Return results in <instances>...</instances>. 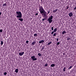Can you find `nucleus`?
Wrapping results in <instances>:
<instances>
[{
  "label": "nucleus",
  "mask_w": 76,
  "mask_h": 76,
  "mask_svg": "<svg viewBox=\"0 0 76 76\" xmlns=\"http://www.w3.org/2000/svg\"><path fill=\"white\" fill-rule=\"evenodd\" d=\"M48 11V14H49L50 13V11Z\"/></svg>",
  "instance_id": "38"
},
{
  "label": "nucleus",
  "mask_w": 76,
  "mask_h": 76,
  "mask_svg": "<svg viewBox=\"0 0 76 76\" xmlns=\"http://www.w3.org/2000/svg\"><path fill=\"white\" fill-rule=\"evenodd\" d=\"M18 69H15V72H16V73H18Z\"/></svg>",
  "instance_id": "12"
},
{
  "label": "nucleus",
  "mask_w": 76,
  "mask_h": 76,
  "mask_svg": "<svg viewBox=\"0 0 76 76\" xmlns=\"http://www.w3.org/2000/svg\"><path fill=\"white\" fill-rule=\"evenodd\" d=\"M50 66L51 67H54V66H55V64H52Z\"/></svg>",
  "instance_id": "13"
},
{
  "label": "nucleus",
  "mask_w": 76,
  "mask_h": 76,
  "mask_svg": "<svg viewBox=\"0 0 76 76\" xmlns=\"http://www.w3.org/2000/svg\"><path fill=\"white\" fill-rule=\"evenodd\" d=\"M54 31H52L51 34H54Z\"/></svg>",
  "instance_id": "33"
},
{
  "label": "nucleus",
  "mask_w": 76,
  "mask_h": 76,
  "mask_svg": "<svg viewBox=\"0 0 76 76\" xmlns=\"http://www.w3.org/2000/svg\"><path fill=\"white\" fill-rule=\"evenodd\" d=\"M53 13H56V12L55 11V10H53Z\"/></svg>",
  "instance_id": "37"
},
{
  "label": "nucleus",
  "mask_w": 76,
  "mask_h": 76,
  "mask_svg": "<svg viewBox=\"0 0 76 76\" xmlns=\"http://www.w3.org/2000/svg\"><path fill=\"white\" fill-rule=\"evenodd\" d=\"M58 39H58V38H57V39H56L57 42H58Z\"/></svg>",
  "instance_id": "34"
},
{
  "label": "nucleus",
  "mask_w": 76,
  "mask_h": 76,
  "mask_svg": "<svg viewBox=\"0 0 76 76\" xmlns=\"http://www.w3.org/2000/svg\"><path fill=\"white\" fill-rule=\"evenodd\" d=\"M59 44H60V42H58L56 44V45H59Z\"/></svg>",
  "instance_id": "24"
},
{
  "label": "nucleus",
  "mask_w": 76,
  "mask_h": 76,
  "mask_svg": "<svg viewBox=\"0 0 76 76\" xmlns=\"http://www.w3.org/2000/svg\"><path fill=\"white\" fill-rule=\"evenodd\" d=\"M19 20H20L21 21V22H22L23 20V18H19V19H18Z\"/></svg>",
  "instance_id": "8"
},
{
  "label": "nucleus",
  "mask_w": 76,
  "mask_h": 76,
  "mask_svg": "<svg viewBox=\"0 0 76 76\" xmlns=\"http://www.w3.org/2000/svg\"><path fill=\"white\" fill-rule=\"evenodd\" d=\"M53 28L54 27H51V29L52 31H53V30H54V28Z\"/></svg>",
  "instance_id": "28"
},
{
  "label": "nucleus",
  "mask_w": 76,
  "mask_h": 76,
  "mask_svg": "<svg viewBox=\"0 0 76 76\" xmlns=\"http://www.w3.org/2000/svg\"><path fill=\"white\" fill-rule=\"evenodd\" d=\"M3 44V42L2 41H1V45H2Z\"/></svg>",
  "instance_id": "18"
},
{
  "label": "nucleus",
  "mask_w": 76,
  "mask_h": 76,
  "mask_svg": "<svg viewBox=\"0 0 76 76\" xmlns=\"http://www.w3.org/2000/svg\"><path fill=\"white\" fill-rule=\"evenodd\" d=\"M44 66H45V67L48 66V64L47 63H46V64H45Z\"/></svg>",
  "instance_id": "19"
},
{
  "label": "nucleus",
  "mask_w": 76,
  "mask_h": 76,
  "mask_svg": "<svg viewBox=\"0 0 76 76\" xmlns=\"http://www.w3.org/2000/svg\"><path fill=\"white\" fill-rule=\"evenodd\" d=\"M45 18H48V17L46 15V16L45 17Z\"/></svg>",
  "instance_id": "40"
},
{
  "label": "nucleus",
  "mask_w": 76,
  "mask_h": 76,
  "mask_svg": "<svg viewBox=\"0 0 76 76\" xmlns=\"http://www.w3.org/2000/svg\"><path fill=\"white\" fill-rule=\"evenodd\" d=\"M36 43V42H35L34 41L31 44L32 45H35V44Z\"/></svg>",
  "instance_id": "10"
},
{
  "label": "nucleus",
  "mask_w": 76,
  "mask_h": 76,
  "mask_svg": "<svg viewBox=\"0 0 76 76\" xmlns=\"http://www.w3.org/2000/svg\"><path fill=\"white\" fill-rule=\"evenodd\" d=\"M69 5H68L67 7L66 8V9H69Z\"/></svg>",
  "instance_id": "32"
},
{
  "label": "nucleus",
  "mask_w": 76,
  "mask_h": 76,
  "mask_svg": "<svg viewBox=\"0 0 76 76\" xmlns=\"http://www.w3.org/2000/svg\"><path fill=\"white\" fill-rule=\"evenodd\" d=\"M47 16V15H44V17H45Z\"/></svg>",
  "instance_id": "39"
},
{
  "label": "nucleus",
  "mask_w": 76,
  "mask_h": 76,
  "mask_svg": "<svg viewBox=\"0 0 76 76\" xmlns=\"http://www.w3.org/2000/svg\"><path fill=\"white\" fill-rule=\"evenodd\" d=\"M57 28H55L53 30V32H56L57 31Z\"/></svg>",
  "instance_id": "11"
},
{
  "label": "nucleus",
  "mask_w": 76,
  "mask_h": 76,
  "mask_svg": "<svg viewBox=\"0 0 76 76\" xmlns=\"http://www.w3.org/2000/svg\"><path fill=\"white\" fill-rule=\"evenodd\" d=\"M26 43H27V44H28V43H29V41H26Z\"/></svg>",
  "instance_id": "29"
},
{
  "label": "nucleus",
  "mask_w": 76,
  "mask_h": 76,
  "mask_svg": "<svg viewBox=\"0 0 76 76\" xmlns=\"http://www.w3.org/2000/svg\"><path fill=\"white\" fill-rule=\"evenodd\" d=\"M66 34V31H64L62 33V34Z\"/></svg>",
  "instance_id": "14"
},
{
  "label": "nucleus",
  "mask_w": 76,
  "mask_h": 76,
  "mask_svg": "<svg viewBox=\"0 0 76 76\" xmlns=\"http://www.w3.org/2000/svg\"><path fill=\"white\" fill-rule=\"evenodd\" d=\"M4 75H7V72H5L4 73Z\"/></svg>",
  "instance_id": "27"
},
{
  "label": "nucleus",
  "mask_w": 76,
  "mask_h": 76,
  "mask_svg": "<svg viewBox=\"0 0 76 76\" xmlns=\"http://www.w3.org/2000/svg\"><path fill=\"white\" fill-rule=\"evenodd\" d=\"M7 5V4L6 3L3 4V6H6Z\"/></svg>",
  "instance_id": "16"
},
{
  "label": "nucleus",
  "mask_w": 76,
  "mask_h": 76,
  "mask_svg": "<svg viewBox=\"0 0 76 76\" xmlns=\"http://www.w3.org/2000/svg\"><path fill=\"white\" fill-rule=\"evenodd\" d=\"M57 35V34H56V33H55L53 35V36H54V37H55V36H56V35Z\"/></svg>",
  "instance_id": "23"
},
{
  "label": "nucleus",
  "mask_w": 76,
  "mask_h": 76,
  "mask_svg": "<svg viewBox=\"0 0 76 76\" xmlns=\"http://www.w3.org/2000/svg\"><path fill=\"white\" fill-rule=\"evenodd\" d=\"M64 55V53H63Z\"/></svg>",
  "instance_id": "45"
},
{
  "label": "nucleus",
  "mask_w": 76,
  "mask_h": 76,
  "mask_svg": "<svg viewBox=\"0 0 76 76\" xmlns=\"http://www.w3.org/2000/svg\"><path fill=\"white\" fill-rule=\"evenodd\" d=\"M45 19H45V18H44L43 19H42V21H44V20H45Z\"/></svg>",
  "instance_id": "30"
},
{
  "label": "nucleus",
  "mask_w": 76,
  "mask_h": 76,
  "mask_svg": "<svg viewBox=\"0 0 76 76\" xmlns=\"http://www.w3.org/2000/svg\"><path fill=\"white\" fill-rule=\"evenodd\" d=\"M24 52H20L19 53V54L20 56H23V54H24Z\"/></svg>",
  "instance_id": "6"
},
{
  "label": "nucleus",
  "mask_w": 76,
  "mask_h": 76,
  "mask_svg": "<svg viewBox=\"0 0 76 76\" xmlns=\"http://www.w3.org/2000/svg\"><path fill=\"white\" fill-rule=\"evenodd\" d=\"M66 67H64L63 69L64 72H65L66 71Z\"/></svg>",
  "instance_id": "17"
},
{
  "label": "nucleus",
  "mask_w": 76,
  "mask_h": 76,
  "mask_svg": "<svg viewBox=\"0 0 76 76\" xmlns=\"http://www.w3.org/2000/svg\"><path fill=\"white\" fill-rule=\"evenodd\" d=\"M39 43L41 44V43H44V40H42L39 42Z\"/></svg>",
  "instance_id": "9"
},
{
  "label": "nucleus",
  "mask_w": 76,
  "mask_h": 76,
  "mask_svg": "<svg viewBox=\"0 0 76 76\" xmlns=\"http://www.w3.org/2000/svg\"><path fill=\"white\" fill-rule=\"evenodd\" d=\"M3 32V30L0 29V32Z\"/></svg>",
  "instance_id": "31"
},
{
  "label": "nucleus",
  "mask_w": 76,
  "mask_h": 76,
  "mask_svg": "<svg viewBox=\"0 0 76 76\" xmlns=\"http://www.w3.org/2000/svg\"><path fill=\"white\" fill-rule=\"evenodd\" d=\"M53 16H49L47 20V21H48L49 23H51L52 22H53Z\"/></svg>",
  "instance_id": "2"
},
{
  "label": "nucleus",
  "mask_w": 76,
  "mask_h": 76,
  "mask_svg": "<svg viewBox=\"0 0 76 76\" xmlns=\"http://www.w3.org/2000/svg\"><path fill=\"white\" fill-rule=\"evenodd\" d=\"M38 56L40 57V56H41V54L40 53H38Z\"/></svg>",
  "instance_id": "22"
},
{
  "label": "nucleus",
  "mask_w": 76,
  "mask_h": 76,
  "mask_svg": "<svg viewBox=\"0 0 76 76\" xmlns=\"http://www.w3.org/2000/svg\"><path fill=\"white\" fill-rule=\"evenodd\" d=\"M44 49H45V48H42V50H40L41 51H42V50H44Z\"/></svg>",
  "instance_id": "25"
},
{
  "label": "nucleus",
  "mask_w": 76,
  "mask_h": 76,
  "mask_svg": "<svg viewBox=\"0 0 76 76\" xmlns=\"http://www.w3.org/2000/svg\"><path fill=\"white\" fill-rule=\"evenodd\" d=\"M73 76H75V75H73Z\"/></svg>",
  "instance_id": "43"
},
{
  "label": "nucleus",
  "mask_w": 76,
  "mask_h": 76,
  "mask_svg": "<svg viewBox=\"0 0 76 76\" xmlns=\"http://www.w3.org/2000/svg\"><path fill=\"white\" fill-rule=\"evenodd\" d=\"M69 39H70V37H68L67 39V40H69Z\"/></svg>",
  "instance_id": "26"
},
{
  "label": "nucleus",
  "mask_w": 76,
  "mask_h": 76,
  "mask_svg": "<svg viewBox=\"0 0 76 76\" xmlns=\"http://www.w3.org/2000/svg\"><path fill=\"white\" fill-rule=\"evenodd\" d=\"M1 15V12H0V15Z\"/></svg>",
  "instance_id": "42"
},
{
  "label": "nucleus",
  "mask_w": 76,
  "mask_h": 76,
  "mask_svg": "<svg viewBox=\"0 0 76 76\" xmlns=\"http://www.w3.org/2000/svg\"><path fill=\"white\" fill-rule=\"evenodd\" d=\"M16 13V15H17V16H16L17 18H22V14L21 12L20 11H17Z\"/></svg>",
  "instance_id": "1"
},
{
  "label": "nucleus",
  "mask_w": 76,
  "mask_h": 76,
  "mask_svg": "<svg viewBox=\"0 0 76 76\" xmlns=\"http://www.w3.org/2000/svg\"><path fill=\"white\" fill-rule=\"evenodd\" d=\"M51 43H52V42L51 41L49 42H48L47 44L48 45H50V44H51Z\"/></svg>",
  "instance_id": "15"
},
{
  "label": "nucleus",
  "mask_w": 76,
  "mask_h": 76,
  "mask_svg": "<svg viewBox=\"0 0 76 76\" xmlns=\"http://www.w3.org/2000/svg\"><path fill=\"white\" fill-rule=\"evenodd\" d=\"M31 58L33 61H35L36 60H37V59L36 58H35V56H31Z\"/></svg>",
  "instance_id": "4"
},
{
  "label": "nucleus",
  "mask_w": 76,
  "mask_h": 76,
  "mask_svg": "<svg viewBox=\"0 0 76 76\" xmlns=\"http://www.w3.org/2000/svg\"><path fill=\"white\" fill-rule=\"evenodd\" d=\"M69 17H72V16H73V13L72 12L69 13Z\"/></svg>",
  "instance_id": "7"
},
{
  "label": "nucleus",
  "mask_w": 76,
  "mask_h": 76,
  "mask_svg": "<svg viewBox=\"0 0 76 76\" xmlns=\"http://www.w3.org/2000/svg\"><path fill=\"white\" fill-rule=\"evenodd\" d=\"M39 10L40 13L45 11V10H44V9L43 7L42 6L40 7H39Z\"/></svg>",
  "instance_id": "3"
},
{
  "label": "nucleus",
  "mask_w": 76,
  "mask_h": 76,
  "mask_svg": "<svg viewBox=\"0 0 76 76\" xmlns=\"http://www.w3.org/2000/svg\"><path fill=\"white\" fill-rule=\"evenodd\" d=\"M42 0H41V2H42Z\"/></svg>",
  "instance_id": "44"
},
{
  "label": "nucleus",
  "mask_w": 76,
  "mask_h": 76,
  "mask_svg": "<svg viewBox=\"0 0 76 76\" xmlns=\"http://www.w3.org/2000/svg\"><path fill=\"white\" fill-rule=\"evenodd\" d=\"M57 10H57V9H56V10H55V12H57Z\"/></svg>",
  "instance_id": "35"
},
{
  "label": "nucleus",
  "mask_w": 76,
  "mask_h": 76,
  "mask_svg": "<svg viewBox=\"0 0 76 76\" xmlns=\"http://www.w3.org/2000/svg\"><path fill=\"white\" fill-rule=\"evenodd\" d=\"M34 37H37V36H38V34H34Z\"/></svg>",
  "instance_id": "20"
},
{
  "label": "nucleus",
  "mask_w": 76,
  "mask_h": 76,
  "mask_svg": "<svg viewBox=\"0 0 76 76\" xmlns=\"http://www.w3.org/2000/svg\"><path fill=\"white\" fill-rule=\"evenodd\" d=\"M41 14H42V16H44V15H47V12H45V11H43L42 12H41Z\"/></svg>",
  "instance_id": "5"
},
{
  "label": "nucleus",
  "mask_w": 76,
  "mask_h": 76,
  "mask_svg": "<svg viewBox=\"0 0 76 76\" xmlns=\"http://www.w3.org/2000/svg\"><path fill=\"white\" fill-rule=\"evenodd\" d=\"M76 7L74 8V10H76Z\"/></svg>",
  "instance_id": "41"
},
{
  "label": "nucleus",
  "mask_w": 76,
  "mask_h": 76,
  "mask_svg": "<svg viewBox=\"0 0 76 76\" xmlns=\"http://www.w3.org/2000/svg\"><path fill=\"white\" fill-rule=\"evenodd\" d=\"M35 15H36V16H37V15H38V13H37Z\"/></svg>",
  "instance_id": "36"
},
{
  "label": "nucleus",
  "mask_w": 76,
  "mask_h": 76,
  "mask_svg": "<svg viewBox=\"0 0 76 76\" xmlns=\"http://www.w3.org/2000/svg\"><path fill=\"white\" fill-rule=\"evenodd\" d=\"M72 66H71L69 67L68 69L69 70H70L71 69H72Z\"/></svg>",
  "instance_id": "21"
}]
</instances>
